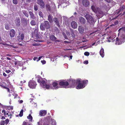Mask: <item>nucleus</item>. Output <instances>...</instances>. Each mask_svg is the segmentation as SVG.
Masks as SVG:
<instances>
[{"label":"nucleus","instance_id":"nucleus-1","mask_svg":"<svg viewBox=\"0 0 125 125\" xmlns=\"http://www.w3.org/2000/svg\"><path fill=\"white\" fill-rule=\"evenodd\" d=\"M118 31L119 33L121 34L120 38L119 39L117 37L116 38V44L120 45L124 43L125 40V27H123L119 29Z\"/></svg>","mask_w":125,"mask_h":125},{"label":"nucleus","instance_id":"nucleus-2","mask_svg":"<svg viewBox=\"0 0 125 125\" xmlns=\"http://www.w3.org/2000/svg\"><path fill=\"white\" fill-rule=\"evenodd\" d=\"M88 83V80H84L81 81L80 80L78 79L76 81V84H78L76 88L78 89H82L84 88L85 84H86Z\"/></svg>","mask_w":125,"mask_h":125},{"label":"nucleus","instance_id":"nucleus-3","mask_svg":"<svg viewBox=\"0 0 125 125\" xmlns=\"http://www.w3.org/2000/svg\"><path fill=\"white\" fill-rule=\"evenodd\" d=\"M40 28L42 31L45 30V29H48L50 28V25L49 22L47 21H45L41 23Z\"/></svg>","mask_w":125,"mask_h":125},{"label":"nucleus","instance_id":"nucleus-4","mask_svg":"<svg viewBox=\"0 0 125 125\" xmlns=\"http://www.w3.org/2000/svg\"><path fill=\"white\" fill-rule=\"evenodd\" d=\"M38 82L40 83L41 87L43 88L49 89L50 87V85L46 84L45 81L43 80L42 78L39 79L37 80Z\"/></svg>","mask_w":125,"mask_h":125},{"label":"nucleus","instance_id":"nucleus-5","mask_svg":"<svg viewBox=\"0 0 125 125\" xmlns=\"http://www.w3.org/2000/svg\"><path fill=\"white\" fill-rule=\"evenodd\" d=\"M60 86H62L63 87L66 88V87L69 85V83L64 80H60L59 83Z\"/></svg>","mask_w":125,"mask_h":125},{"label":"nucleus","instance_id":"nucleus-6","mask_svg":"<svg viewBox=\"0 0 125 125\" xmlns=\"http://www.w3.org/2000/svg\"><path fill=\"white\" fill-rule=\"evenodd\" d=\"M85 16L87 21L89 23L91 24L94 22V19L90 15L88 14H86Z\"/></svg>","mask_w":125,"mask_h":125},{"label":"nucleus","instance_id":"nucleus-7","mask_svg":"<svg viewBox=\"0 0 125 125\" xmlns=\"http://www.w3.org/2000/svg\"><path fill=\"white\" fill-rule=\"evenodd\" d=\"M37 85L36 82L33 81H30L29 82L28 85L31 88H35Z\"/></svg>","mask_w":125,"mask_h":125},{"label":"nucleus","instance_id":"nucleus-8","mask_svg":"<svg viewBox=\"0 0 125 125\" xmlns=\"http://www.w3.org/2000/svg\"><path fill=\"white\" fill-rule=\"evenodd\" d=\"M76 84V81L75 80H70L69 83V85L71 88H74Z\"/></svg>","mask_w":125,"mask_h":125},{"label":"nucleus","instance_id":"nucleus-9","mask_svg":"<svg viewBox=\"0 0 125 125\" xmlns=\"http://www.w3.org/2000/svg\"><path fill=\"white\" fill-rule=\"evenodd\" d=\"M8 92L12 94L14 92V88L13 86H11L10 84L8 83Z\"/></svg>","mask_w":125,"mask_h":125},{"label":"nucleus","instance_id":"nucleus-10","mask_svg":"<svg viewBox=\"0 0 125 125\" xmlns=\"http://www.w3.org/2000/svg\"><path fill=\"white\" fill-rule=\"evenodd\" d=\"M59 82L57 81H55L52 83V85L54 89H58L60 87L58 86V83Z\"/></svg>","mask_w":125,"mask_h":125},{"label":"nucleus","instance_id":"nucleus-11","mask_svg":"<svg viewBox=\"0 0 125 125\" xmlns=\"http://www.w3.org/2000/svg\"><path fill=\"white\" fill-rule=\"evenodd\" d=\"M38 4L40 5L41 8H43L45 7V4L42 0H38Z\"/></svg>","mask_w":125,"mask_h":125},{"label":"nucleus","instance_id":"nucleus-12","mask_svg":"<svg viewBox=\"0 0 125 125\" xmlns=\"http://www.w3.org/2000/svg\"><path fill=\"white\" fill-rule=\"evenodd\" d=\"M24 37V35L23 33H22L21 35L19 34L17 37V39L19 42L23 40Z\"/></svg>","mask_w":125,"mask_h":125},{"label":"nucleus","instance_id":"nucleus-13","mask_svg":"<svg viewBox=\"0 0 125 125\" xmlns=\"http://www.w3.org/2000/svg\"><path fill=\"white\" fill-rule=\"evenodd\" d=\"M79 20L80 22L82 24H85L86 23V20L82 17H80L79 18Z\"/></svg>","mask_w":125,"mask_h":125},{"label":"nucleus","instance_id":"nucleus-14","mask_svg":"<svg viewBox=\"0 0 125 125\" xmlns=\"http://www.w3.org/2000/svg\"><path fill=\"white\" fill-rule=\"evenodd\" d=\"M71 25L73 29L76 28L77 26V23L76 22L74 21H73L71 22Z\"/></svg>","mask_w":125,"mask_h":125},{"label":"nucleus","instance_id":"nucleus-15","mask_svg":"<svg viewBox=\"0 0 125 125\" xmlns=\"http://www.w3.org/2000/svg\"><path fill=\"white\" fill-rule=\"evenodd\" d=\"M82 3L83 5L85 7L88 6L89 4V1L87 0H83Z\"/></svg>","mask_w":125,"mask_h":125},{"label":"nucleus","instance_id":"nucleus-16","mask_svg":"<svg viewBox=\"0 0 125 125\" xmlns=\"http://www.w3.org/2000/svg\"><path fill=\"white\" fill-rule=\"evenodd\" d=\"M15 23L17 26L19 27L20 26L21 24L20 20V18L18 17L16 19L15 21Z\"/></svg>","mask_w":125,"mask_h":125},{"label":"nucleus","instance_id":"nucleus-17","mask_svg":"<svg viewBox=\"0 0 125 125\" xmlns=\"http://www.w3.org/2000/svg\"><path fill=\"white\" fill-rule=\"evenodd\" d=\"M33 37L35 39H37L38 42H41L40 41L38 40L39 39H40V37L39 36L37 33H35V32L34 34L33 35Z\"/></svg>","mask_w":125,"mask_h":125},{"label":"nucleus","instance_id":"nucleus-18","mask_svg":"<svg viewBox=\"0 0 125 125\" xmlns=\"http://www.w3.org/2000/svg\"><path fill=\"white\" fill-rule=\"evenodd\" d=\"M53 21L55 22L57 26L59 27H60V25L58 18L56 17H55L53 19Z\"/></svg>","mask_w":125,"mask_h":125},{"label":"nucleus","instance_id":"nucleus-19","mask_svg":"<svg viewBox=\"0 0 125 125\" xmlns=\"http://www.w3.org/2000/svg\"><path fill=\"white\" fill-rule=\"evenodd\" d=\"M13 106H8V116L10 115L13 114V112L12 111L10 112V110H13Z\"/></svg>","mask_w":125,"mask_h":125},{"label":"nucleus","instance_id":"nucleus-20","mask_svg":"<svg viewBox=\"0 0 125 125\" xmlns=\"http://www.w3.org/2000/svg\"><path fill=\"white\" fill-rule=\"evenodd\" d=\"M47 113V112L45 110H41L40 112V115L42 116H45Z\"/></svg>","mask_w":125,"mask_h":125},{"label":"nucleus","instance_id":"nucleus-21","mask_svg":"<svg viewBox=\"0 0 125 125\" xmlns=\"http://www.w3.org/2000/svg\"><path fill=\"white\" fill-rule=\"evenodd\" d=\"M15 34V30L13 29H11L10 33V37H14Z\"/></svg>","mask_w":125,"mask_h":125},{"label":"nucleus","instance_id":"nucleus-22","mask_svg":"<svg viewBox=\"0 0 125 125\" xmlns=\"http://www.w3.org/2000/svg\"><path fill=\"white\" fill-rule=\"evenodd\" d=\"M8 124V119H6L5 121H2L0 123V125H4L5 124L7 125Z\"/></svg>","mask_w":125,"mask_h":125},{"label":"nucleus","instance_id":"nucleus-23","mask_svg":"<svg viewBox=\"0 0 125 125\" xmlns=\"http://www.w3.org/2000/svg\"><path fill=\"white\" fill-rule=\"evenodd\" d=\"M49 38L52 41H54L56 40V38L55 36L53 35H52L49 36Z\"/></svg>","mask_w":125,"mask_h":125},{"label":"nucleus","instance_id":"nucleus-24","mask_svg":"<svg viewBox=\"0 0 125 125\" xmlns=\"http://www.w3.org/2000/svg\"><path fill=\"white\" fill-rule=\"evenodd\" d=\"M78 30L80 33L82 34L84 32V30L83 27L81 26H79L78 28Z\"/></svg>","mask_w":125,"mask_h":125},{"label":"nucleus","instance_id":"nucleus-25","mask_svg":"<svg viewBox=\"0 0 125 125\" xmlns=\"http://www.w3.org/2000/svg\"><path fill=\"white\" fill-rule=\"evenodd\" d=\"M100 54L102 57H103L104 56V49L103 48H101L100 52Z\"/></svg>","mask_w":125,"mask_h":125},{"label":"nucleus","instance_id":"nucleus-26","mask_svg":"<svg viewBox=\"0 0 125 125\" xmlns=\"http://www.w3.org/2000/svg\"><path fill=\"white\" fill-rule=\"evenodd\" d=\"M29 14L30 16V18L32 19H35V16L33 13L31 11H29Z\"/></svg>","mask_w":125,"mask_h":125},{"label":"nucleus","instance_id":"nucleus-27","mask_svg":"<svg viewBox=\"0 0 125 125\" xmlns=\"http://www.w3.org/2000/svg\"><path fill=\"white\" fill-rule=\"evenodd\" d=\"M48 20L50 23H52L53 21L52 17L50 14L48 16Z\"/></svg>","mask_w":125,"mask_h":125},{"label":"nucleus","instance_id":"nucleus-28","mask_svg":"<svg viewBox=\"0 0 125 125\" xmlns=\"http://www.w3.org/2000/svg\"><path fill=\"white\" fill-rule=\"evenodd\" d=\"M70 31L71 33V35L72 37L74 38L75 37V35L74 34V31L71 28L70 29Z\"/></svg>","mask_w":125,"mask_h":125},{"label":"nucleus","instance_id":"nucleus-29","mask_svg":"<svg viewBox=\"0 0 125 125\" xmlns=\"http://www.w3.org/2000/svg\"><path fill=\"white\" fill-rule=\"evenodd\" d=\"M22 12L23 14L25 15V16L27 17L28 18L29 17V15L28 13V12L27 11H25L24 10H23L22 11Z\"/></svg>","mask_w":125,"mask_h":125},{"label":"nucleus","instance_id":"nucleus-30","mask_svg":"<svg viewBox=\"0 0 125 125\" xmlns=\"http://www.w3.org/2000/svg\"><path fill=\"white\" fill-rule=\"evenodd\" d=\"M32 26H35L36 24V23L35 21L34 20H32L30 22Z\"/></svg>","mask_w":125,"mask_h":125},{"label":"nucleus","instance_id":"nucleus-31","mask_svg":"<svg viewBox=\"0 0 125 125\" xmlns=\"http://www.w3.org/2000/svg\"><path fill=\"white\" fill-rule=\"evenodd\" d=\"M21 22L22 24H26L27 23L26 20L24 18H22L21 20Z\"/></svg>","mask_w":125,"mask_h":125},{"label":"nucleus","instance_id":"nucleus-32","mask_svg":"<svg viewBox=\"0 0 125 125\" xmlns=\"http://www.w3.org/2000/svg\"><path fill=\"white\" fill-rule=\"evenodd\" d=\"M46 9L48 11H50L51 8L49 5L46 4L45 6Z\"/></svg>","mask_w":125,"mask_h":125},{"label":"nucleus","instance_id":"nucleus-33","mask_svg":"<svg viewBox=\"0 0 125 125\" xmlns=\"http://www.w3.org/2000/svg\"><path fill=\"white\" fill-rule=\"evenodd\" d=\"M91 9L94 12H96L97 10L96 7L94 6H91Z\"/></svg>","mask_w":125,"mask_h":125},{"label":"nucleus","instance_id":"nucleus-34","mask_svg":"<svg viewBox=\"0 0 125 125\" xmlns=\"http://www.w3.org/2000/svg\"><path fill=\"white\" fill-rule=\"evenodd\" d=\"M11 55H10L9 54H8V56H9L10 57H8V60H10L11 61V62H13V56H12L11 57Z\"/></svg>","mask_w":125,"mask_h":125},{"label":"nucleus","instance_id":"nucleus-35","mask_svg":"<svg viewBox=\"0 0 125 125\" xmlns=\"http://www.w3.org/2000/svg\"><path fill=\"white\" fill-rule=\"evenodd\" d=\"M113 37H110L109 38V39L107 40V41L108 42H113Z\"/></svg>","mask_w":125,"mask_h":125},{"label":"nucleus","instance_id":"nucleus-36","mask_svg":"<svg viewBox=\"0 0 125 125\" xmlns=\"http://www.w3.org/2000/svg\"><path fill=\"white\" fill-rule=\"evenodd\" d=\"M39 14L41 17H43V14L41 11H40L39 12Z\"/></svg>","mask_w":125,"mask_h":125},{"label":"nucleus","instance_id":"nucleus-37","mask_svg":"<svg viewBox=\"0 0 125 125\" xmlns=\"http://www.w3.org/2000/svg\"><path fill=\"white\" fill-rule=\"evenodd\" d=\"M125 8V5H123L122 7H121L119 8L120 9L121 11L124 10Z\"/></svg>","mask_w":125,"mask_h":125},{"label":"nucleus","instance_id":"nucleus-38","mask_svg":"<svg viewBox=\"0 0 125 125\" xmlns=\"http://www.w3.org/2000/svg\"><path fill=\"white\" fill-rule=\"evenodd\" d=\"M12 2L14 4L16 5L18 3V0H13Z\"/></svg>","mask_w":125,"mask_h":125},{"label":"nucleus","instance_id":"nucleus-39","mask_svg":"<svg viewBox=\"0 0 125 125\" xmlns=\"http://www.w3.org/2000/svg\"><path fill=\"white\" fill-rule=\"evenodd\" d=\"M27 118L28 119L30 120H32V117L31 114H29L28 116H27Z\"/></svg>","mask_w":125,"mask_h":125},{"label":"nucleus","instance_id":"nucleus-40","mask_svg":"<svg viewBox=\"0 0 125 125\" xmlns=\"http://www.w3.org/2000/svg\"><path fill=\"white\" fill-rule=\"evenodd\" d=\"M23 110L21 109L20 112V114H19V115L21 117L23 115Z\"/></svg>","mask_w":125,"mask_h":125},{"label":"nucleus","instance_id":"nucleus-41","mask_svg":"<svg viewBox=\"0 0 125 125\" xmlns=\"http://www.w3.org/2000/svg\"><path fill=\"white\" fill-rule=\"evenodd\" d=\"M34 9L35 11H37L38 10V7L37 5H34Z\"/></svg>","mask_w":125,"mask_h":125},{"label":"nucleus","instance_id":"nucleus-42","mask_svg":"<svg viewBox=\"0 0 125 125\" xmlns=\"http://www.w3.org/2000/svg\"><path fill=\"white\" fill-rule=\"evenodd\" d=\"M62 34L64 38L66 39H67L68 38L66 34L64 32H63Z\"/></svg>","mask_w":125,"mask_h":125},{"label":"nucleus","instance_id":"nucleus-43","mask_svg":"<svg viewBox=\"0 0 125 125\" xmlns=\"http://www.w3.org/2000/svg\"><path fill=\"white\" fill-rule=\"evenodd\" d=\"M84 55L86 56H88L90 54V53L88 52H85L84 53Z\"/></svg>","mask_w":125,"mask_h":125},{"label":"nucleus","instance_id":"nucleus-44","mask_svg":"<svg viewBox=\"0 0 125 125\" xmlns=\"http://www.w3.org/2000/svg\"><path fill=\"white\" fill-rule=\"evenodd\" d=\"M33 0H26V3H30L31 2H32Z\"/></svg>","mask_w":125,"mask_h":125},{"label":"nucleus","instance_id":"nucleus-45","mask_svg":"<svg viewBox=\"0 0 125 125\" xmlns=\"http://www.w3.org/2000/svg\"><path fill=\"white\" fill-rule=\"evenodd\" d=\"M27 122L25 121H24L23 122L22 125H27Z\"/></svg>","mask_w":125,"mask_h":125},{"label":"nucleus","instance_id":"nucleus-46","mask_svg":"<svg viewBox=\"0 0 125 125\" xmlns=\"http://www.w3.org/2000/svg\"><path fill=\"white\" fill-rule=\"evenodd\" d=\"M118 16L119 15L117 16L114 17L113 18H112V19H111V20L115 19H116L117 18V17H118Z\"/></svg>","mask_w":125,"mask_h":125},{"label":"nucleus","instance_id":"nucleus-47","mask_svg":"<svg viewBox=\"0 0 125 125\" xmlns=\"http://www.w3.org/2000/svg\"><path fill=\"white\" fill-rule=\"evenodd\" d=\"M88 61H84V63L86 64H88Z\"/></svg>","mask_w":125,"mask_h":125},{"label":"nucleus","instance_id":"nucleus-48","mask_svg":"<svg viewBox=\"0 0 125 125\" xmlns=\"http://www.w3.org/2000/svg\"><path fill=\"white\" fill-rule=\"evenodd\" d=\"M41 62L43 64H45L46 63V62L45 61V60H42V61H41Z\"/></svg>","mask_w":125,"mask_h":125},{"label":"nucleus","instance_id":"nucleus-49","mask_svg":"<svg viewBox=\"0 0 125 125\" xmlns=\"http://www.w3.org/2000/svg\"><path fill=\"white\" fill-rule=\"evenodd\" d=\"M122 11L121 10H120L119 9V10H118V11L117 10V14H118L120 13L121 12V11Z\"/></svg>","mask_w":125,"mask_h":125},{"label":"nucleus","instance_id":"nucleus-50","mask_svg":"<svg viewBox=\"0 0 125 125\" xmlns=\"http://www.w3.org/2000/svg\"><path fill=\"white\" fill-rule=\"evenodd\" d=\"M38 59V58L37 57H34L33 58V59L34 61L37 60V61Z\"/></svg>","mask_w":125,"mask_h":125},{"label":"nucleus","instance_id":"nucleus-51","mask_svg":"<svg viewBox=\"0 0 125 125\" xmlns=\"http://www.w3.org/2000/svg\"><path fill=\"white\" fill-rule=\"evenodd\" d=\"M42 57V56H40L38 58V59L37 60V61L40 60L41 58Z\"/></svg>","mask_w":125,"mask_h":125},{"label":"nucleus","instance_id":"nucleus-52","mask_svg":"<svg viewBox=\"0 0 125 125\" xmlns=\"http://www.w3.org/2000/svg\"><path fill=\"white\" fill-rule=\"evenodd\" d=\"M108 3H110L111 2V0H104Z\"/></svg>","mask_w":125,"mask_h":125},{"label":"nucleus","instance_id":"nucleus-53","mask_svg":"<svg viewBox=\"0 0 125 125\" xmlns=\"http://www.w3.org/2000/svg\"><path fill=\"white\" fill-rule=\"evenodd\" d=\"M19 62H15V65H16L17 64H18V65H20L19 64Z\"/></svg>","mask_w":125,"mask_h":125},{"label":"nucleus","instance_id":"nucleus-54","mask_svg":"<svg viewBox=\"0 0 125 125\" xmlns=\"http://www.w3.org/2000/svg\"><path fill=\"white\" fill-rule=\"evenodd\" d=\"M2 113H4V115H5V111L4 110H3L2 111Z\"/></svg>","mask_w":125,"mask_h":125},{"label":"nucleus","instance_id":"nucleus-55","mask_svg":"<svg viewBox=\"0 0 125 125\" xmlns=\"http://www.w3.org/2000/svg\"><path fill=\"white\" fill-rule=\"evenodd\" d=\"M19 103H20L21 104L23 103V101L22 100H20V101H19Z\"/></svg>","mask_w":125,"mask_h":125},{"label":"nucleus","instance_id":"nucleus-56","mask_svg":"<svg viewBox=\"0 0 125 125\" xmlns=\"http://www.w3.org/2000/svg\"><path fill=\"white\" fill-rule=\"evenodd\" d=\"M1 119H5V117H4V116H1Z\"/></svg>","mask_w":125,"mask_h":125},{"label":"nucleus","instance_id":"nucleus-57","mask_svg":"<svg viewBox=\"0 0 125 125\" xmlns=\"http://www.w3.org/2000/svg\"><path fill=\"white\" fill-rule=\"evenodd\" d=\"M37 44H36V43H33L32 44V45L33 46H37Z\"/></svg>","mask_w":125,"mask_h":125},{"label":"nucleus","instance_id":"nucleus-58","mask_svg":"<svg viewBox=\"0 0 125 125\" xmlns=\"http://www.w3.org/2000/svg\"><path fill=\"white\" fill-rule=\"evenodd\" d=\"M3 75L4 76H7V74L5 73H3Z\"/></svg>","mask_w":125,"mask_h":125},{"label":"nucleus","instance_id":"nucleus-59","mask_svg":"<svg viewBox=\"0 0 125 125\" xmlns=\"http://www.w3.org/2000/svg\"><path fill=\"white\" fill-rule=\"evenodd\" d=\"M5 28L7 29H8V26L7 25H5Z\"/></svg>","mask_w":125,"mask_h":125},{"label":"nucleus","instance_id":"nucleus-60","mask_svg":"<svg viewBox=\"0 0 125 125\" xmlns=\"http://www.w3.org/2000/svg\"><path fill=\"white\" fill-rule=\"evenodd\" d=\"M114 23L115 25L117 24L118 23V21H116L115 22V23Z\"/></svg>","mask_w":125,"mask_h":125},{"label":"nucleus","instance_id":"nucleus-61","mask_svg":"<svg viewBox=\"0 0 125 125\" xmlns=\"http://www.w3.org/2000/svg\"><path fill=\"white\" fill-rule=\"evenodd\" d=\"M64 42L65 43H68L69 42H68L66 41H65Z\"/></svg>","mask_w":125,"mask_h":125},{"label":"nucleus","instance_id":"nucleus-62","mask_svg":"<svg viewBox=\"0 0 125 125\" xmlns=\"http://www.w3.org/2000/svg\"><path fill=\"white\" fill-rule=\"evenodd\" d=\"M72 56H70V58L71 59H72Z\"/></svg>","mask_w":125,"mask_h":125},{"label":"nucleus","instance_id":"nucleus-63","mask_svg":"<svg viewBox=\"0 0 125 125\" xmlns=\"http://www.w3.org/2000/svg\"><path fill=\"white\" fill-rule=\"evenodd\" d=\"M87 41H87L83 40V41H82V42H86Z\"/></svg>","mask_w":125,"mask_h":125},{"label":"nucleus","instance_id":"nucleus-64","mask_svg":"<svg viewBox=\"0 0 125 125\" xmlns=\"http://www.w3.org/2000/svg\"><path fill=\"white\" fill-rule=\"evenodd\" d=\"M10 72L11 71L10 70H8V73Z\"/></svg>","mask_w":125,"mask_h":125}]
</instances>
